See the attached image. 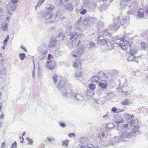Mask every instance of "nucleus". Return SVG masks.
Masks as SVG:
<instances>
[{"instance_id": "obj_60", "label": "nucleus", "mask_w": 148, "mask_h": 148, "mask_svg": "<svg viewBox=\"0 0 148 148\" xmlns=\"http://www.w3.org/2000/svg\"><path fill=\"white\" fill-rule=\"evenodd\" d=\"M110 117V115H108V114H107L106 115H105L103 116V117L105 119H106L107 118H109Z\"/></svg>"}, {"instance_id": "obj_44", "label": "nucleus", "mask_w": 148, "mask_h": 148, "mask_svg": "<svg viewBox=\"0 0 148 148\" xmlns=\"http://www.w3.org/2000/svg\"><path fill=\"white\" fill-rule=\"evenodd\" d=\"M54 7L52 5H51L49 7H47L46 8V9L47 10H48L50 11H52L54 9Z\"/></svg>"}, {"instance_id": "obj_24", "label": "nucleus", "mask_w": 148, "mask_h": 148, "mask_svg": "<svg viewBox=\"0 0 148 148\" xmlns=\"http://www.w3.org/2000/svg\"><path fill=\"white\" fill-rule=\"evenodd\" d=\"M144 10L143 9H140L138 11V16L142 18L143 17Z\"/></svg>"}, {"instance_id": "obj_39", "label": "nucleus", "mask_w": 148, "mask_h": 148, "mask_svg": "<svg viewBox=\"0 0 148 148\" xmlns=\"http://www.w3.org/2000/svg\"><path fill=\"white\" fill-rule=\"evenodd\" d=\"M26 139L28 141L27 144L32 145L33 143V140L32 139L28 137Z\"/></svg>"}, {"instance_id": "obj_21", "label": "nucleus", "mask_w": 148, "mask_h": 148, "mask_svg": "<svg viewBox=\"0 0 148 148\" xmlns=\"http://www.w3.org/2000/svg\"><path fill=\"white\" fill-rule=\"evenodd\" d=\"M132 0H121L120 4L121 5H127L130 1Z\"/></svg>"}, {"instance_id": "obj_45", "label": "nucleus", "mask_w": 148, "mask_h": 148, "mask_svg": "<svg viewBox=\"0 0 148 148\" xmlns=\"http://www.w3.org/2000/svg\"><path fill=\"white\" fill-rule=\"evenodd\" d=\"M59 125L62 127H64L66 126V125L62 122V121H60L59 123Z\"/></svg>"}, {"instance_id": "obj_11", "label": "nucleus", "mask_w": 148, "mask_h": 148, "mask_svg": "<svg viewBox=\"0 0 148 148\" xmlns=\"http://www.w3.org/2000/svg\"><path fill=\"white\" fill-rule=\"evenodd\" d=\"M120 139H119V137L115 136L112 139L111 142H110V144L107 145L109 146L112 145V146L115 145L119 142L120 141Z\"/></svg>"}, {"instance_id": "obj_20", "label": "nucleus", "mask_w": 148, "mask_h": 148, "mask_svg": "<svg viewBox=\"0 0 148 148\" xmlns=\"http://www.w3.org/2000/svg\"><path fill=\"white\" fill-rule=\"evenodd\" d=\"M128 127L127 124H122V125H118L117 127V130L120 131L121 130H122L123 128H127Z\"/></svg>"}, {"instance_id": "obj_54", "label": "nucleus", "mask_w": 148, "mask_h": 148, "mask_svg": "<svg viewBox=\"0 0 148 148\" xmlns=\"http://www.w3.org/2000/svg\"><path fill=\"white\" fill-rule=\"evenodd\" d=\"M105 136V135L104 133L103 132H102V133L100 134L99 136L98 137L100 138H102L103 137Z\"/></svg>"}, {"instance_id": "obj_3", "label": "nucleus", "mask_w": 148, "mask_h": 148, "mask_svg": "<svg viewBox=\"0 0 148 148\" xmlns=\"http://www.w3.org/2000/svg\"><path fill=\"white\" fill-rule=\"evenodd\" d=\"M138 132L137 130H132L131 132L127 131L122 132H120L119 133V136L120 139L123 141H127L128 139L132 136H135V134Z\"/></svg>"}, {"instance_id": "obj_38", "label": "nucleus", "mask_w": 148, "mask_h": 148, "mask_svg": "<svg viewBox=\"0 0 148 148\" xmlns=\"http://www.w3.org/2000/svg\"><path fill=\"white\" fill-rule=\"evenodd\" d=\"M47 139L51 143L52 141H54L55 139L54 138L51 136H48L47 137Z\"/></svg>"}, {"instance_id": "obj_62", "label": "nucleus", "mask_w": 148, "mask_h": 148, "mask_svg": "<svg viewBox=\"0 0 148 148\" xmlns=\"http://www.w3.org/2000/svg\"><path fill=\"white\" fill-rule=\"evenodd\" d=\"M145 8L146 10V12L148 14V3L147 4Z\"/></svg>"}, {"instance_id": "obj_23", "label": "nucleus", "mask_w": 148, "mask_h": 148, "mask_svg": "<svg viewBox=\"0 0 148 148\" xmlns=\"http://www.w3.org/2000/svg\"><path fill=\"white\" fill-rule=\"evenodd\" d=\"M122 105H125L131 104V102H130V100L127 99H126L123 100L121 102Z\"/></svg>"}, {"instance_id": "obj_28", "label": "nucleus", "mask_w": 148, "mask_h": 148, "mask_svg": "<svg viewBox=\"0 0 148 148\" xmlns=\"http://www.w3.org/2000/svg\"><path fill=\"white\" fill-rule=\"evenodd\" d=\"M1 26V29L3 31L7 32L8 31V25L7 23H5L3 25H2Z\"/></svg>"}, {"instance_id": "obj_30", "label": "nucleus", "mask_w": 148, "mask_h": 148, "mask_svg": "<svg viewBox=\"0 0 148 148\" xmlns=\"http://www.w3.org/2000/svg\"><path fill=\"white\" fill-rule=\"evenodd\" d=\"M92 145L91 144H88L87 145H84L80 146V148H91L92 147Z\"/></svg>"}, {"instance_id": "obj_63", "label": "nucleus", "mask_w": 148, "mask_h": 148, "mask_svg": "<svg viewBox=\"0 0 148 148\" xmlns=\"http://www.w3.org/2000/svg\"><path fill=\"white\" fill-rule=\"evenodd\" d=\"M112 94V92H108V93H107L106 94H105V96L106 97H108V96H110V95L111 94Z\"/></svg>"}, {"instance_id": "obj_8", "label": "nucleus", "mask_w": 148, "mask_h": 148, "mask_svg": "<svg viewBox=\"0 0 148 148\" xmlns=\"http://www.w3.org/2000/svg\"><path fill=\"white\" fill-rule=\"evenodd\" d=\"M140 56H137L136 57L135 55H131L128 56L127 60L129 62L134 61L135 62H138V59H140Z\"/></svg>"}, {"instance_id": "obj_7", "label": "nucleus", "mask_w": 148, "mask_h": 148, "mask_svg": "<svg viewBox=\"0 0 148 148\" xmlns=\"http://www.w3.org/2000/svg\"><path fill=\"white\" fill-rule=\"evenodd\" d=\"M101 37H99L98 38L99 43L102 45H107L108 46H111V41L109 40H106L105 39H101Z\"/></svg>"}, {"instance_id": "obj_58", "label": "nucleus", "mask_w": 148, "mask_h": 148, "mask_svg": "<svg viewBox=\"0 0 148 148\" xmlns=\"http://www.w3.org/2000/svg\"><path fill=\"white\" fill-rule=\"evenodd\" d=\"M20 47L22 49L25 50V51H26V52L27 51L26 50V48L23 46V45L21 46H20Z\"/></svg>"}, {"instance_id": "obj_12", "label": "nucleus", "mask_w": 148, "mask_h": 148, "mask_svg": "<svg viewBox=\"0 0 148 148\" xmlns=\"http://www.w3.org/2000/svg\"><path fill=\"white\" fill-rule=\"evenodd\" d=\"M99 86L101 88L105 89L108 85V83L107 81L105 80H101L99 81L98 83Z\"/></svg>"}, {"instance_id": "obj_6", "label": "nucleus", "mask_w": 148, "mask_h": 148, "mask_svg": "<svg viewBox=\"0 0 148 148\" xmlns=\"http://www.w3.org/2000/svg\"><path fill=\"white\" fill-rule=\"evenodd\" d=\"M84 49V47L83 46H82L80 47H79L77 50L74 51V53L75 54H73V56L75 58H76L77 57H79L81 56L83 54Z\"/></svg>"}, {"instance_id": "obj_41", "label": "nucleus", "mask_w": 148, "mask_h": 148, "mask_svg": "<svg viewBox=\"0 0 148 148\" xmlns=\"http://www.w3.org/2000/svg\"><path fill=\"white\" fill-rule=\"evenodd\" d=\"M69 141L68 140H65L63 141L62 143V145H65L66 147H68V144Z\"/></svg>"}, {"instance_id": "obj_10", "label": "nucleus", "mask_w": 148, "mask_h": 148, "mask_svg": "<svg viewBox=\"0 0 148 148\" xmlns=\"http://www.w3.org/2000/svg\"><path fill=\"white\" fill-rule=\"evenodd\" d=\"M120 139H119V137L115 136L112 139L111 142H110V144L107 145L109 146L112 145V146L115 145L119 142L120 141Z\"/></svg>"}, {"instance_id": "obj_17", "label": "nucleus", "mask_w": 148, "mask_h": 148, "mask_svg": "<svg viewBox=\"0 0 148 148\" xmlns=\"http://www.w3.org/2000/svg\"><path fill=\"white\" fill-rule=\"evenodd\" d=\"M65 85L64 82L62 80L60 81L59 84L57 85V87L59 90H60L61 89L64 88V87Z\"/></svg>"}, {"instance_id": "obj_46", "label": "nucleus", "mask_w": 148, "mask_h": 148, "mask_svg": "<svg viewBox=\"0 0 148 148\" xmlns=\"http://www.w3.org/2000/svg\"><path fill=\"white\" fill-rule=\"evenodd\" d=\"M17 147V143L16 141L12 143V147L10 148H16Z\"/></svg>"}, {"instance_id": "obj_61", "label": "nucleus", "mask_w": 148, "mask_h": 148, "mask_svg": "<svg viewBox=\"0 0 148 148\" xmlns=\"http://www.w3.org/2000/svg\"><path fill=\"white\" fill-rule=\"evenodd\" d=\"M75 136V134L73 133H71L68 134V136L70 137H71L72 136Z\"/></svg>"}, {"instance_id": "obj_5", "label": "nucleus", "mask_w": 148, "mask_h": 148, "mask_svg": "<svg viewBox=\"0 0 148 148\" xmlns=\"http://www.w3.org/2000/svg\"><path fill=\"white\" fill-rule=\"evenodd\" d=\"M70 95L77 101H82L84 99V96L80 93H74L71 92L70 93Z\"/></svg>"}, {"instance_id": "obj_51", "label": "nucleus", "mask_w": 148, "mask_h": 148, "mask_svg": "<svg viewBox=\"0 0 148 148\" xmlns=\"http://www.w3.org/2000/svg\"><path fill=\"white\" fill-rule=\"evenodd\" d=\"M11 2L14 5L16 4L18 1V0H11Z\"/></svg>"}, {"instance_id": "obj_52", "label": "nucleus", "mask_w": 148, "mask_h": 148, "mask_svg": "<svg viewBox=\"0 0 148 148\" xmlns=\"http://www.w3.org/2000/svg\"><path fill=\"white\" fill-rule=\"evenodd\" d=\"M114 127V125L112 123L109 124L108 126V127L110 129L113 128Z\"/></svg>"}, {"instance_id": "obj_25", "label": "nucleus", "mask_w": 148, "mask_h": 148, "mask_svg": "<svg viewBox=\"0 0 148 148\" xmlns=\"http://www.w3.org/2000/svg\"><path fill=\"white\" fill-rule=\"evenodd\" d=\"M81 65V63L78 60L76 59V60L75 61L73 64V66L74 67L76 68L78 67L79 66H80Z\"/></svg>"}, {"instance_id": "obj_18", "label": "nucleus", "mask_w": 148, "mask_h": 148, "mask_svg": "<svg viewBox=\"0 0 148 148\" xmlns=\"http://www.w3.org/2000/svg\"><path fill=\"white\" fill-rule=\"evenodd\" d=\"M4 64L3 63H1L0 64V73L1 74H5L6 72V69L4 66Z\"/></svg>"}, {"instance_id": "obj_36", "label": "nucleus", "mask_w": 148, "mask_h": 148, "mask_svg": "<svg viewBox=\"0 0 148 148\" xmlns=\"http://www.w3.org/2000/svg\"><path fill=\"white\" fill-rule=\"evenodd\" d=\"M96 44L92 42H91L89 43V48L92 49L95 47Z\"/></svg>"}, {"instance_id": "obj_48", "label": "nucleus", "mask_w": 148, "mask_h": 148, "mask_svg": "<svg viewBox=\"0 0 148 148\" xmlns=\"http://www.w3.org/2000/svg\"><path fill=\"white\" fill-rule=\"evenodd\" d=\"M125 36H124L123 37L119 38H117V39H119L121 41H122L123 42H125Z\"/></svg>"}, {"instance_id": "obj_22", "label": "nucleus", "mask_w": 148, "mask_h": 148, "mask_svg": "<svg viewBox=\"0 0 148 148\" xmlns=\"http://www.w3.org/2000/svg\"><path fill=\"white\" fill-rule=\"evenodd\" d=\"M79 141L82 143L84 145H87L86 144L87 140L85 137H81L79 139Z\"/></svg>"}, {"instance_id": "obj_26", "label": "nucleus", "mask_w": 148, "mask_h": 148, "mask_svg": "<svg viewBox=\"0 0 148 148\" xmlns=\"http://www.w3.org/2000/svg\"><path fill=\"white\" fill-rule=\"evenodd\" d=\"M66 8L69 11H71L73 9V6L69 3L66 5Z\"/></svg>"}, {"instance_id": "obj_59", "label": "nucleus", "mask_w": 148, "mask_h": 148, "mask_svg": "<svg viewBox=\"0 0 148 148\" xmlns=\"http://www.w3.org/2000/svg\"><path fill=\"white\" fill-rule=\"evenodd\" d=\"M1 2L0 1V13L2 14V12H3V9L2 8H1Z\"/></svg>"}, {"instance_id": "obj_34", "label": "nucleus", "mask_w": 148, "mask_h": 148, "mask_svg": "<svg viewBox=\"0 0 148 148\" xmlns=\"http://www.w3.org/2000/svg\"><path fill=\"white\" fill-rule=\"evenodd\" d=\"M19 56L21 60H23L25 59L26 56L24 53H20L19 54Z\"/></svg>"}, {"instance_id": "obj_31", "label": "nucleus", "mask_w": 148, "mask_h": 148, "mask_svg": "<svg viewBox=\"0 0 148 148\" xmlns=\"http://www.w3.org/2000/svg\"><path fill=\"white\" fill-rule=\"evenodd\" d=\"M137 53V51L134 48H131L129 51V53L131 55H135Z\"/></svg>"}, {"instance_id": "obj_15", "label": "nucleus", "mask_w": 148, "mask_h": 148, "mask_svg": "<svg viewBox=\"0 0 148 148\" xmlns=\"http://www.w3.org/2000/svg\"><path fill=\"white\" fill-rule=\"evenodd\" d=\"M60 91L62 92L63 96L65 97L66 96L68 93L70 95V93L71 92H72L71 90H68L67 89L65 88L61 89Z\"/></svg>"}, {"instance_id": "obj_1", "label": "nucleus", "mask_w": 148, "mask_h": 148, "mask_svg": "<svg viewBox=\"0 0 148 148\" xmlns=\"http://www.w3.org/2000/svg\"><path fill=\"white\" fill-rule=\"evenodd\" d=\"M82 19V18L80 17L77 23H75L73 27H69L70 32L67 36L69 39L72 40L73 42H75V44H77L78 45L80 43L81 41L79 38H83L85 36L82 29L79 27Z\"/></svg>"}, {"instance_id": "obj_32", "label": "nucleus", "mask_w": 148, "mask_h": 148, "mask_svg": "<svg viewBox=\"0 0 148 148\" xmlns=\"http://www.w3.org/2000/svg\"><path fill=\"white\" fill-rule=\"evenodd\" d=\"M129 7L136 8L138 7L137 4L136 2H133L130 5Z\"/></svg>"}, {"instance_id": "obj_43", "label": "nucleus", "mask_w": 148, "mask_h": 148, "mask_svg": "<svg viewBox=\"0 0 148 148\" xmlns=\"http://www.w3.org/2000/svg\"><path fill=\"white\" fill-rule=\"evenodd\" d=\"M119 47H120L123 50L124 49V48L125 47V45L124 43H119Z\"/></svg>"}, {"instance_id": "obj_29", "label": "nucleus", "mask_w": 148, "mask_h": 148, "mask_svg": "<svg viewBox=\"0 0 148 148\" xmlns=\"http://www.w3.org/2000/svg\"><path fill=\"white\" fill-rule=\"evenodd\" d=\"M82 75V73L79 71H77L75 74V76L76 79L78 80H79V78L81 77Z\"/></svg>"}, {"instance_id": "obj_35", "label": "nucleus", "mask_w": 148, "mask_h": 148, "mask_svg": "<svg viewBox=\"0 0 148 148\" xmlns=\"http://www.w3.org/2000/svg\"><path fill=\"white\" fill-rule=\"evenodd\" d=\"M89 87L90 89L92 90H93L95 89L96 87V85L91 84L89 85Z\"/></svg>"}, {"instance_id": "obj_56", "label": "nucleus", "mask_w": 148, "mask_h": 148, "mask_svg": "<svg viewBox=\"0 0 148 148\" xmlns=\"http://www.w3.org/2000/svg\"><path fill=\"white\" fill-rule=\"evenodd\" d=\"M121 92L122 93H123L124 95H127L129 94L126 91L122 90Z\"/></svg>"}, {"instance_id": "obj_50", "label": "nucleus", "mask_w": 148, "mask_h": 148, "mask_svg": "<svg viewBox=\"0 0 148 148\" xmlns=\"http://www.w3.org/2000/svg\"><path fill=\"white\" fill-rule=\"evenodd\" d=\"M112 73L114 75V76H116L118 75V71L116 70H114L113 71Z\"/></svg>"}, {"instance_id": "obj_14", "label": "nucleus", "mask_w": 148, "mask_h": 148, "mask_svg": "<svg viewBox=\"0 0 148 148\" xmlns=\"http://www.w3.org/2000/svg\"><path fill=\"white\" fill-rule=\"evenodd\" d=\"M65 37L64 34L62 33H60L57 36L56 38H55L57 42L60 41L62 40Z\"/></svg>"}, {"instance_id": "obj_9", "label": "nucleus", "mask_w": 148, "mask_h": 148, "mask_svg": "<svg viewBox=\"0 0 148 148\" xmlns=\"http://www.w3.org/2000/svg\"><path fill=\"white\" fill-rule=\"evenodd\" d=\"M55 62L54 61H47L46 65V67L50 70L53 69L55 67Z\"/></svg>"}, {"instance_id": "obj_64", "label": "nucleus", "mask_w": 148, "mask_h": 148, "mask_svg": "<svg viewBox=\"0 0 148 148\" xmlns=\"http://www.w3.org/2000/svg\"><path fill=\"white\" fill-rule=\"evenodd\" d=\"M8 40L5 39L3 41V43L4 45H7V42L8 41Z\"/></svg>"}, {"instance_id": "obj_47", "label": "nucleus", "mask_w": 148, "mask_h": 148, "mask_svg": "<svg viewBox=\"0 0 148 148\" xmlns=\"http://www.w3.org/2000/svg\"><path fill=\"white\" fill-rule=\"evenodd\" d=\"M45 1V0H39L38 2V6H40Z\"/></svg>"}, {"instance_id": "obj_37", "label": "nucleus", "mask_w": 148, "mask_h": 148, "mask_svg": "<svg viewBox=\"0 0 148 148\" xmlns=\"http://www.w3.org/2000/svg\"><path fill=\"white\" fill-rule=\"evenodd\" d=\"M125 115L126 118L128 119H130V120H131L134 116V115L133 114L130 115L127 114H125Z\"/></svg>"}, {"instance_id": "obj_53", "label": "nucleus", "mask_w": 148, "mask_h": 148, "mask_svg": "<svg viewBox=\"0 0 148 148\" xmlns=\"http://www.w3.org/2000/svg\"><path fill=\"white\" fill-rule=\"evenodd\" d=\"M112 112L114 113H116L117 108L116 107H114L111 110Z\"/></svg>"}, {"instance_id": "obj_55", "label": "nucleus", "mask_w": 148, "mask_h": 148, "mask_svg": "<svg viewBox=\"0 0 148 148\" xmlns=\"http://www.w3.org/2000/svg\"><path fill=\"white\" fill-rule=\"evenodd\" d=\"M6 145L5 143L3 142L2 143L1 145V148H5Z\"/></svg>"}, {"instance_id": "obj_40", "label": "nucleus", "mask_w": 148, "mask_h": 148, "mask_svg": "<svg viewBox=\"0 0 148 148\" xmlns=\"http://www.w3.org/2000/svg\"><path fill=\"white\" fill-rule=\"evenodd\" d=\"M52 77L53 79L54 83V84H55L57 81L58 77L56 75H53Z\"/></svg>"}, {"instance_id": "obj_42", "label": "nucleus", "mask_w": 148, "mask_h": 148, "mask_svg": "<svg viewBox=\"0 0 148 148\" xmlns=\"http://www.w3.org/2000/svg\"><path fill=\"white\" fill-rule=\"evenodd\" d=\"M133 118H132L130 121V124L131 125H136V123L134 122V121L133 120Z\"/></svg>"}, {"instance_id": "obj_4", "label": "nucleus", "mask_w": 148, "mask_h": 148, "mask_svg": "<svg viewBox=\"0 0 148 148\" xmlns=\"http://www.w3.org/2000/svg\"><path fill=\"white\" fill-rule=\"evenodd\" d=\"M96 19L93 17H89L86 18L83 21V23L86 27H89L92 26Z\"/></svg>"}, {"instance_id": "obj_27", "label": "nucleus", "mask_w": 148, "mask_h": 148, "mask_svg": "<svg viewBox=\"0 0 148 148\" xmlns=\"http://www.w3.org/2000/svg\"><path fill=\"white\" fill-rule=\"evenodd\" d=\"M56 17L60 18L63 14V11L62 10H59L56 12Z\"/></svg>"}, {"instance_id": "obj_19", "label": "nucleus", "mask_w": 148, "mask_h": 148, "mask_svg": "<svg viewBox=\"0 0 148 148\" xmlns=\"http://www.w3.org/2000/svg\"><path fill=\"white\" fill-rule=\"evenodd\" d=\"M141 49L143 50H147L148 49V45L146 43L141 42L140 44Z\"/></svg>"}, {"instance_id": "obj_49", "label": "nucleus", "mask_w": 148, "mask_h": 148, "mask_svg": "<svg viewBox=\"0 0 148 148\" xmlns=\"http://www.w3.org/2000/svg\"><path fill=\"white\" fill-rule=\"evenodd\" d=\"M87 10L86 9H84L83 10H81L80 12V14H82V15H84L86 13V12Z\"/></svg>"}, {"instance_id": "obj_33", "label": "nucleus", "mask_w": 148, "mask_h": 148, "mask_svg": "<svg viewBox=\"0 0 148 148\" xmlns=\"http://www.w3.org/2000/svg\"><path fill=\"white\" fill-rule=\"evenodd\" d=\"M100 79L99 77L96 75L92 77V81L97 82L98 80H99Z\"/></svg>"}, {"instance_id": "obj_2", "label": "nucleus", "mask_w": 148, "mask_h": 148, "mask_svg": "<svg viewBox=\"0 0 148 148\" xmlns=\"http://www.w3.org/2000/svg\"><path fill=\"white\" fill-rule=\"evenodd\" d=\"M122 15V14L121 13L117 18H114L113 28L116 30L120 27L121 24V22L123 23L125 25H128L129 24L130 16Z\"/></svg>"}, {"instance_id": "obj_13", "label": "nucleus", "mask_w": 148, "mask_h": 148, "mask_svg": "<svg viewBox=\"0 0 148 148\" xmlns=\"http://www.w3.org/2000/svg\"><path fill=\"white\" fill-rule=\"evenodd\" d=\"M57 41L54 38H51L50 40L49 45V47L50 48L54 47L56 45Z\"/></svg>"}, {"instance_id": "obj_16", "label": "nucleus", "mask_w": 148, "mask_h": 148, "mask_svg": "<svg viewBox=\"0 0 148 148\" xmlns=\"http://www.w3.org/2000/svg\"><path fill=\"white\" fill-rule=\"evenodd\" d=\"M53 16V14H51L50 12H48L45 13L44 16V19L45 20H47L51 18Z\"/></svg>"}, {"instance_id": "obj_57", "label": "nucleus", "mask_w": 148, "mask_h": 148, "mask_svg": "<svg viewBox=\"0 0 148 148\" xmlns=\"http://www.w3.org/2000/svg\"><path fill=\"white\" fill-rule=\"evenodd\" d=\"M53 58V56L51 55V54L49 53L48 56V60H50Z\"/></svg>"}]
</instances>
